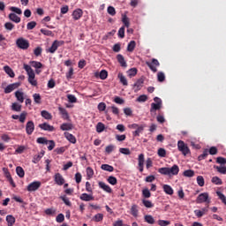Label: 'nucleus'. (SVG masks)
Wrapping results in <instances>:
<instances>
[{"label":"nucleus","instance_id":"nucleus-52","mask_svg":"<svg viewBox=\"0 0 226 226\" xmlns=\"http://www.w3.org/2000/svg\"><path fill=\"white\" fill-rule=\"evenodd\" d=\"M41 33L42 34H44L45 36H54V33H52V31L50 30H47L45 28H41Z\"/></svg>","mask_w":226,"mask_h":226},{"label":"nucleus","instance_id":"nucleus-17","mask_svg":"<svg viewBox=\"0 0 226 226\" xmlns=\"http://www.w3.org/2000/svg\"><path fill=\"white\" fill-rule=\"evenodd\" d=\"M99 188L106 192L107 193H112V188L109 186V185L105 184V182H99Z\"/></svg>","mask_w":226,"mask_h":226},{"label":"nucleus","instance_id":"nucleus-44","mask_svg":"<svg viewBox=\"0 0 226 226\" xmlns=\"http://www.w3.org/2000/svg\"><path fill=\"white\" fill-rule=\"evenodd\" d=\"M33 68H35L36 70H40V68H43V64L41 62L32 61L30 62Z\"/></svg>","mask_w":226,"mask_h":226},{"label":"nucleus","instance_id":"nucleus-6","mask_svg":"<svg viewBox=\"0 0 226 226\" xmlns=\"http://www.w3.org/2000/svg\"><path fill=\"white\" fill-rule=\"evenodd\" d=\"M154 101L155 103H151L150 112H155V110H160V109H162V99L155 97Z\"/></svg>","mask_w":226,"mask_h":226},{"label":"nucleus","instance_id":"nucleus-8","mask_svg":"<svg viewBox=\"0 0 226 226\" xmlns=\"http://www.w3.org/2000/svg\"><path fill=\"white\" fill-rule=\"evenodd\" d=\"M64 41H54L51 47L47 49V52H49L50 54H54L61 45H63Z\"/></svg>","mask_w":226,"mask_h":226},{"label":"nucleus","instance_id":"nucleus-35","mask_svg":"<svg viewBox=\"0 0 226 226\" xmlns=\"http://www.w3.org/2000/svg\"><path fill=\"white\" fill-rule=\"evenodd\" d=\"M104 131H105V124L103 123H102V122H99L96 124V132H97V133H102Z\"/></svg>","mask_w":226,"mask_h":226},{"label":"nucleus","instance_id":"nucleus-36","mask_svg":"<svg viewBox=\"0 0 226 226\" xmlns=\"http://www.w3.org/2000/svg\"><path fill=\"white\" fill-rule=\"evenodd\" d=\"M11 110L14 112H20V110H22V105L19 104L18 102H14L11 105Z\"/></svg>","mask_w":226,"mask_h":226},{"label":"nucleus","instance_id":"nucleus-32","mask_svg":"<svg viewBox=\"0 0 226 226\" xmlns=\"http://www.w3.org/2000/svg\"><path fill=\"white\" fill-rule=\"evenodd\" d=\"M41 117H43L44 119H47V120H50L52 119V114H50L49 111L47 110H42L41 112Z\"/></svg>","mask_w":226,"mask_h":226},{"label":"nucleus","instance_id":"nucleus-22","mask_svg":"<svg viewBox=\"0 0 226 226\" xmlns=\"http://www.w3.org/2000/svg\"><path fill=\"white\" fill-rule=\"evenodd\" d=\"M163 188V192L167 194V195H174V189H172V187L169 185H164L162 186Z\"/></svg>","mask_w":226,"mask_h":226},{"label":"nucleus","instance_id":"nucleus-38","mask_svg":"<svg viewBox=\"0 0 226 226\" xmlns=\"http://www.w3.org/2000/svg\"><path fill=\"white\" fill-rule=\"evenodd\" d=\"M37 144H43L44 146L49 145V139L45 137H40L36 139Z\"/></svg>","mask_w":226,"mask_h":226},{"label":"nucleus","instance_id":"nucleus-50","mask_svg":"<svg viewBox=\"0 0 226 226\" xmlns=\"http://www.w3.org/2000/svg\"><path fill=\"white\" fill-rule=\"evenodd\" d=\"M93 222H102L103 220V214H96L93 218Z\"/></svg>","mask_w":226,"mask_h":226},{"label":"nucleus","instance_id":"nucleus-57","mask_svg":"<svg viewBox=\"0 0 226 226\" xmlns=\"http://www.w3.org/2000/svg\"><path fill=\"white\" fill-rule=\"evenodd\" d=\"M157 80L158 82H164L165 81V73L160 72L157 73Z\"/></svg>","mask_w":226,"mask_h":226},{"label":"nucleus","instance_id":"nucleus-58","mask_svg":"<svg viewBox=\"0 0 226 226\" xmlns=\"http://www.w3.org/2000/svg\"><path fill=\"white\" fill-rule=\"evenodd\" d=\"M10 11H13L14 13H17V15H22V9L19 7H10Z\"/></svg>","mask_w":226,"mask_h":226},{"label":"nucleus","instance_id":"nucleus-43","mask_svg":"<svg viewBox=\"0 0 226 226\" xmlns=\"http://www.w3.org/2000/svg\"><path fill=\"white\" fill-rule=\"evenodd\" d=\"M6 222L8 226H13L15 224V217H13V215H7Z\"/></svg>","mask_w":226,"mask_h":226},{"label":"nucleus","instance_id":"nucleus-53","mask_svg":"<svg viewBox=\"0 0 226 226\" xmlns=\"http://www.w3.org/2000/svg\"><path fill=\"white\" fill-rule=\"evenodd\" d=\"M114 149H116V146L114 145H109L105 147V153L107 154H110V153H112V151H114Z\"/></svg>","mask_w":226,"mask_h":226},{"label":"nucleus","instance_id":"nucleus-12","mask_svg":"<svg viewBox=\"0 0 226 226\" xmlns=\"http://www.w3.org/2000/svg\"><path fill=\"white\" fill-rule=\"evenodd\" d=\"M83 15L84 11H82V9H76L72 12V19L73 20H80Z\"/></svg>","mask_w":226,"mask_h":226},{"label":"nucleus","instance_id":"nucleus-45","mask_svg":"<svg viewBox=\"0 0 226 226\" xmlns=\"http://www.w3.org/2000/svg\"><path fill=\"white\" fill-rule=\"evenodd\" d=\"M108 183H109V185H112L113 186H116V185H117V178H116V177L110 176L107 178Z\"/></svg>","mask_w":226,"mask_h":226},{"label":"nucleus","instance_id":"nucleus-47","mask_svg":"<svg viewBox=\"0 0 226 226\" xmlns=\"http://www.w3.org/2000/svg\"><path fill=\"white\" fill-rule=\"evenodd\" d=\"M214 169H216L219 174H226V167L225 166H214Z\"/></svg>","mask_w":226,"mask_h":226},{"label":"nucleus","instance_id":"nucleus-41","mask_svg":"<svg viewBox=\"0 0 226 226\" xmlns=\"http://www.w3.org/2000/svg\"><path fill=\"white\" fill-rule=\"evenodd\" d=\"M122 22L125 26V27H130V19H128V16H126V14L122 15Z\"/></svg>","mask_w":226,"mask_h":226},{"label":"nucleus","instance_id":"nucleus-54","mask_svg":"<svg viewBox=\"0 0 226 226\" xmlns=\"http://www.w3.org/2000/svg\"><path fill=\"white\" fill-rule=\"evenodd\" d=\"M4 27L7 31H13L15 25H13V23L11 22H6L4 24Z\"/></svg>","mask_w":226,"mask_h":226},{"label":"nucleus","instance_id":"nucleus-14","mask_svg":"<svg viewBox=\"0 0 226 226\" xmlns=\"http://www.w3.org/2000/svg\"><path fill=\"white\" fill-rule=\"evenodd\" d=\"M39 128H41V130H43L44 132H54V130H56L53 125H50L47 123L40 124Z\"/></svg>","mask_w":226,"mask_h":226},{"label":"nucleus","instance_id":"nucleus-31","mask_svg":"<svg viewBox=\"0 0 226 226\" xmlns=\"http://www.w3.org/2000/svg\"><path fill=\"white\" fill-rule=\"evenodd\" d=\"M136 45L137 42H135V41H131L127 45V52H133V50H135Z\"/></svg>","mask_w":226,"mask_h":226},{"label":"nucleus","instance_id":"nucleus-1","mask_svg":"<svg viewBox=\"0 0 226 226\" xmlns=\"http://www.w3.org/2000/svg\"><path fill=\"white\" fill-rule=\"evenodd\" d=\"M23 67L28 75L29 84H31V86H34V87H36V86H38V81L34 79L36 77V75L34 74V71L33 70V68H31L30 65L26 64H24Z\"/></svg>","mask_w":226,"mask_h":226},{"label":"nucleus","instance_id":"nucleus-63","mask_svg":"<svg viewBox=\"0 0 226 226\" xmlns=\"http://www.w3.org/2000/svg\"><path fill=\"white\" fill-rule=\"evenodd\" d=\"M107 11L109 15H111V17H114V15H116V8H114L113 6H109Z\"/></svg>","mask_w":226,"mask_h":226},{"label":"nucleus","instance_id":"nucleus-18","mask_svg":"<svg viewBox=\"0 0 226 226\" xmlns=\"http://www.w3.org/2000/svg\"><path fill=\"white\" fill-rule=\"evenodd\" d=\"M170 177V176H177L179 174V166L174 164L171 168H169Z\"/></svg>","mask_w":226,"mask_h":226},{"label":"nucleus","instance_id":"nucleus-46","mask_svg":"<svg viewBox=\"0 0 226 226\" xmlns=\"http://www.w3.org/2000/svg\"><path fill=\"white\" fill-rule=\"evenodd\" d=\"M143 84H144V80L138 79L136 81V83L134 84V87H137L136 91H140V89L142 88Z\"/></svg>","mask_w":226,"mask_h":226},{"label":"nucleus","instance_id":"nucleus-60","mask_svg":"<svg viewBox=\"0 0 226 226\" xmlns=\"http://www.w3.org/2000/svg\"><path fill=\"white\" fill-rule=\"evenodd\" d=\"M142 195L145 197V199H149L151 197V192H149V189L147 188L143 189Z\"/></svg>","mask_w":226,"mask_h":226},{"label":"nucleus","instance_id":"nucleus-59","mask_svg":"<svg viewBox=\"0 0 226 226\" xmlns=\"http://www.w3.org/2000/svg\"><path fill=\"white\" fill-rule=\"evenodd\" d=\"M41 52H43V49L41 47H37L34 49V54L36 56V57H39V56H41Z\"/></svg>","mask_w":226,"mask_h":226},{"label":"nucleus","instance_id":"nucleus-25","mask_svg":"<svg viewBox=\"0 0 226 226\" xmlns=\"http://www.w3.org/2000/svg\"><path fill=\"white\" fill-rule=\"evenodd\" d=\"M60 130L63 132H68L70 130H73V125L72 124L64 123L61 124Z\"/></svg>","mask_w":226,"mask_h":226},{"label":"nucleus","instance_id":"nucleus-56","mask_svg":"<svg viewBox=\"0 0 226 226\" xmlns=\"http://www.w3.org/2000/svg\"><path fill=\"white\" fill-rule=\"evenodd\" d=\"M212 183H213L214 185H223V182H222V181L221 180V178L218 177H214L212 178Z\"/></svg>","mask_w":226,"mask_h":226},{"label":"nucleus","instance_id":"nucleus-61","mask_svg":"<svg viewBox=\"0 0 226 226\" xmlns=\"http://www.w3.org/2000/svg\"><path fill=\"white\" fill-rule=\"evenodd\" d=\"M136 102H139V103H142L144 102H147V95H146V94L139 95L137 98Z\"/></svg>","mask_w":226,"mask_h":226},{"label":"nucleus","instance_id":"nucleus-34","mask_svg":"<svg viewBox=\"0 0 226 226\" xmlns=\"http://www.w3.org/2000/svg\"><path fill=\"white\" fill-rule=\"evenodd\" d=\"M183 176L185 177H193V176H195V171H193V170H186L184 171Z\"/></svg>","mask_w":226,"mask_h":226},{"label":"nucleus","instance_id":"nucleus-42","mask_svg":"<svg viewBox=\"0 0 226 226\" xmlns=\"http://www.w3.org/2000/svg\"><path fill=\"white\" fill-rule=\"evenodd\" d=\"M60 199H61V200H63V202H64V204H65V206L72 207V201H70V199H68V197H66V195L60 196Z\"/></svg>","mask_w":226,"mask_h":226},{"label":"nucleus","instance_id":"nucleus-64","mask_svg":"<svg viewBox=\"0 0 226 226\" xmlns=\"http://www.w3.org/2000/svg\"><path fill=\"white\" fill-rule=\"evenodd\" d=\"M170 224V221H165V220L158 221V225H160V226H169Z\"/></svg>","mask_w":226,"mask_h":226},{"label":"nucleus","instance_id":"nucleus-51","mask_svg":"<svg viewBox=\"0 0 226 226\" xmlns=\"http://www.w3.org/2000/svg\"><path fill=\"white\" fill-rule=\"evenodd\" d=\"M127 75L132 79V77H135L137 75V68H132L127 71Z\"/></svg>","mask_w":226,"mask_h":226},{"label":"nucleus","instance_id":"nucleus-39","mask_svg":"<svg viewBox=\"0 0 226 226\" xmlns=\"http://www.w3.org/2000/svg\"><path fill=\"white\" fill-rule=\"evenodd\" d=\"M16 173L18 174L19 177H24V176H26V172L24 171V169L20 166H18L16 168Z\"/></svg>","mask_w":226,"mask_h":226},{"label":"nucleus","instance_id":"nucleus-23","mask_svg":"<svg viewBox=\"0 0 226 226\" xmlns=\"http://www.w3.org/2000/svg\"><path fill=\"white\" fill-rule=\"evenodd\" d=\"M131 215H132L134 218H137V216H139V205L133 204L131 207Z\"/></svg>","mask_w":226,"mask_h":226},{"label":"nucleus","instance_id":"nucleus-37","mask_svg":"<svg viewBox=\"0 0 226 226\" xmlns=\"http://www.w3.org/2000/svg\"><path fill=\"white\" fill-rule=\"evenodd\" d=\"M158 172L162 174V176H170V170L167 167L158 169Z\"/></svg>","mask_w":226,"mask_h":226},{"label":"nucleus","instance_id":"nucleus-30","mask_svg":"<svg viewBox=\"0 0 226 226\" xmlns=\"http://www.w3.org/2000/svg\"><path fill=\"white\" fill-rule=\"evenodd\" d=\"M58 110H59V112H60V114H61V116H62V117H63L64 119H68V117H70V116L68 115V111L66 110V109L59 107V108H58Z\"/></svg>","mask_w":226,"mask_h":226},{"label":"nucleus","instance_id":"nucleus-48","mask_svg":"<svg viewBox=\"0 0 226 226\" xmlns=\"http://www.w3.org/2000/svg\"><path fill=\"white\" fill-rule=\"evenodd\" d=\"M142 204L145 206V207H148V208L154 207V205L153 204V202L147 200H142Z\"/></svg>","mask_w":226,"mask_h":226},{"label":"nucleus","instance_id":"nucleus-55","mask_svg":"<svg viewBox=\"0 0 226 226\" xmlns=\"http://www.w3.org/2000/svg\"><path fill=\"white\" fill-rule=\"evenodd\" d=\"M99 77L102 80H105V79L109 77V72L106 70H102L101 71Z\"/></svg>","mask_w":226,"mask_h":226},{"label":"nucleus","instance_id":"nucleus-49","mask_svg":"<svg viewBox=\"0 0 226 226\" xmlns=\"http://www.w3.org/2000/svg\"><path fill=\"white\" fill-rule=\"evenodd\" d=\"M33 98L35 103L37 104L41 103V95H40V94H34Z\"/></svg>","mask_w":226,"mask_h":226},{"label":"nucleus","instance_id":"nucleus-2","mask_svg":"<svg viewBox=\"0 0 226 226\" xmlns=\"http://www.w3.org/2000/svg\"><path fill=\"white\" fill-rule=\"evenodd\" d=\"M16 45L18 49H21V50H27L30 44L29 41L24 39V37H20L16 40Z\"/></svg>","mask_w":226,"mask_h":226},{"label":"nucleus","instance_id":"nucleus-62","mask_svg":"<svg viewBox=\"0 0 226 226\" xmlns=\"http://www.w3.org/2000/svg\"><path fill=\"white\" fill-rule=\"evenodd\" d=\"M197 184L199 185V186H204V185H205L204 177L198 176L197 177Z\"/></svg>","mask_w":226,"mask_h":226},{"label":"nucleus","instance_id":"nucleus-19","mask_svg":"<svg viewBox=\"0 0 226 226\" xmlns=\"http://www.w3.org/2000/svg\"><path fill=\"white\" fill-rule=\"evenodd\" d=\"M207 207H204L201 210H194V214L197 218H202V216H204L207 213Z\"/></svg>","mask_w":226,"mask_h":226},{"label":"nucleus","instance_id":"nucleus-28","mask_svg":"<svg viewBox=\"0 0 226 226\" xmlns=\"http://www.w3.org/2000/svg\"><path fill=\"white\" fill-rule=\"evenodd\" d=\"M117 59L119 64H121V66H123L124 68H126V61L124 60V56H123V55L121 54L117 55Z\"/></svg>","mask_w":226,"mask_h":226},{"label":"nucleus","instance_id":"nucleus-20","mask_svg":"<svg viewBox=\"0 0 226 226\" xmlns=\"http://www.w3.org/2000/svg\"><path fill=\"white\" fill-rule=\"evenodd\" d=\"M9 19L11 20V22H15V24H19L21 20L20 17L13 12L9 14Z\"/></svg>","mask_w":226,"mask_h":226},{"label":"nucleus","instance_id":"nucleus-7","mask_svg":"<svg viewBox=\"0 0 226 226\" xmlns=\"http://www.w3.org/2000/svg\"><path fill=\"white\" fill-rule=\"evenodd\" d=\"M40 186H41V182L34 181L27 185L26 190L27 192H36V190L40 189Z\"/></svg>","mask_w":226,"mask_h":226},{"label":"nucleus","instance_id":"nucleus-3","mask_svg":"<svg viewBox=\"0 0 226 226\" xmlns=\"http://www.w3.org/2000/svg\"><path fill=\"white\" fill-rule=\"evenodd\" d=\"M177 149L184 154V156H186V154H190V147H188V145L185 143L183 140H178L177 142Z\"/></svg>","mask_w":226,"mask_h":226},{"label":"nucleus","instance_id":"nucleus-21","mask_svg":"<svg viewBox=\"0 0 226 226\" xmlns=\"http://www.w3.org/2000/svg\"><path fill=\"white\" fill-rule=\"evenodd\" d=\"M64 137L72 144H76L77 143V139L75 138V136H73V134H72L70 132H64Z\"/></svg>","mask_w":226,"mask_h":226},{"label":"nucleus","instance_id":"nucleus-27","mask_svg":"<svg viewBox=\"0 0 226 226\" xmlns=\"http://www.w3.org/2000/svg\"><path fill=\"white\" fill-rule=\"evenodd\" d=\"M15 97L17 98L18 102H19V103H24V92L16 91Z\"/></svg>","mask_w":226,"mask_h":226},{"label":"nucleus","instance_id":"nucleus-4","mask_svg":"<svg viewBox=\"0 0 226 226\" xmlns=\"http://www.w3.org/2000/svg\"><path fill=\"white\" fill-rule=\"evenodd\" d=\"M196 202H197V204H204V202H206L207 204H209L211 202V199H209V193H207V192L200 193L197 197Z\"/></svg>","mask_w":226,"mask_h":226},{"label":"nucleus","instance_id":"nucleus-11","mask_svg":"<svg viewBox=\"0 0 226 226\" xmlns=\"http://www.w3.org/2000/svg\"><path fill=\"white\" fill-rule=\"evenodd\" d=\"M19 86H20V83H13V84L8 85L4 88L5 94H10V93H11L12 91H15V89H17Z\"/></svg>","mask_w":226,"mask_h":226},{"label":"nucleus","instance_id":"nucleus-33","mask_svg":"<svg viewBox=\"0 0 226 226\" xmlns=\"http://www.w3.org/2000/svg\"><path fill=\"white\" fill-rule=\"evenodd\" d=\"M118 79H119L121 84H123V86H128V80L126 79V77H124V75H123V73H121V72L118 73Z\"/></svg>","mask_w":226,"mask_h":226},{"label":"nucleus","instance_id":"nucleus-9","mask_svg":"<svg viewBox=\"0 0 226 226\" xmlns=\"http://www.w3.org/2000/svg\"><path fill=\"white\" fill-rule=\"evenodd\" d=\"M34 132V122H33V120H30L26 124V135H33Z\"/></svg>","mask_w":226,"mask_h":226},{"label":"nucleus","instance_id":"nucleus-5","mask_svg":"<svg viewBox=\"0 0 226 226\" xmlns=\"http://www.w3.org/2000/svg\"><path fill=\"white\" fill-rule=\"evenodd\" d=\"M147 66L150 68L151 71L154 72V73H156L158 72V69H156V66H160V62L156 58H153L151 62H146Z\"/></svg>","mask_w":226,"mask_h":226},{"label":"nucleus","instance_id":"nucleus-15","mask_svg":"<svg viewBox=\"0 0 226 226\" xmlns=\"http://www.w3.org/2000/svg\"><path fill=\"white\" fill-rule=\"evenodd\" d=\"M11 117L13 119H19V123H26V118L27 117V112L23 111L20 116L19 115H12Z\"/></svg>","mask_w":226,"mask_h":226},{"label":"nucleus","instance_id":"nucleus-13","mask_svg":"<svg viewBox=\"0 0 226 226\" xmlns=\"http://www.w3.org/2000/svg\"><path fill=\"white\" fill-rule=\"evenodd\" d=\"M138 162H139L138 169L139 172H144V162H145L144 154H140L139 155Z\"/></svg>","mask_w":226,"mask_h":226},{"label":"nucleus","instance_id":"nucleus-10","mask_svg":"<svg viewBox=\"0 0 226 226\" xmlns=\"http://www.w3.org/2000/svg\"><path fill=\"white\" fill-rule=\"evenodd\" d=\"M54 181L56 185H58V186H63V185H64V177H63L61 173L55 174Z\"/></svg>","mask_w":226,"mask_h":226},{"label":"nucleus","instance_id":"nucleus-24","mask_svg":"<svg viewBox=\"0 0 226 226\" xmlns=\"http://www.w3.org/2000/svg\"><path fill=\"white\" fill-rule=\"evenodd\" d=\"M144 128H146V126L142 125V124L138 126L136 131H134L132 132L133 137H140V133H142V132H144Z\"/></svg>","mask_w":226,"mask_h":226},{"label":"nucleus","instance_id":"nucleus-29","mask_svg":"<svg viewBox=\"0 0 226 226\" xmlns=\"http://www.w3.org/2000/svg\"><path fill=\"white\" fill-rule=\"evenodd\" d=\"M144 220L145 222H147V223H149L150 225H154V218L153 217V215H147L144 216Z\"/></svg>","mask_w":226,"mask_h":226},{"label":"nucleus","instance_id":"nucleus-40","mask_svg":"<svg viewBox=\"0 0 226 226\" xmlns=\"http://www.w3.org/2000/svg\"><path fill=\"white\" fill-rule=\"evenodd\" d=\"M101 169L102 170H106L107 172H114V167L113 166H110L109 164H102L101 166Z\"/></svg>","mask_w":226,"mask_h":226},{"label":"nucleus","instance_id":"nucleus-16","mask_svg":"<svg viewBox=\"0 0 226 226\" xmlns=\"http://www.w3.org/2000/svg\"><path fill=\"white\" fill-rule=\"evenodd\" d=\"M80 200H84L85 202H91V200H94V196H93V193L87 194V193H82L79 196Z\"/></svg>","mask_w":226,"mask_h":226},{"label":"nucleus","instance_id":"nucleus-26","mask_svg":"<svg viewBox=\"0 0 226 226\" xmlns=\"http://www.w3.org/2000/svg\"><path fill=\"white\" fill-rule=\"evenodd\" d=\"M4 70L5 73H7V75H9V77H11V79H13L15 77V72L10 66L5 65L4 67Z\"/></svg>","mask_w":226,"mask_h":226}]
</instances>
